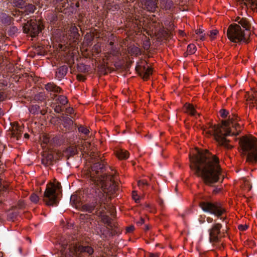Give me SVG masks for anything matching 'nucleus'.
Segmentation results:
<instances>
[{"mask_svg":"<svg viewBox=\"0 0 257 257\" xmlns=\"http://www.w3.org/2000/svg\"><path fill=\"white\" fill-rule=\"evenodd\" d=\"M190 167L194 174L201 177L204 183L208 185L223 178L219 165V159L207 150L196 151L192 156L189 157Z\"/></svg>","mask_w":257,"mask_h":257,"instance_id":"nucleus-1","label":"nucleus"},{"mask_svg":"<svg viewBox=\"0 0 257 257\" xmlns=\"http://www.w3.org/2000/svg\"><path fill=\"white\" fill-rule=\"evenodd\" d=\"M91 157L97 162L94 163L87 171V176L90 180L89 192L92 195L99 196L103 201L104 192L114 194L118 190L115 183L116 176L113 173L108 175H100L103 172L104 164L99 157H96L94 153L91 155Z\"/></svg>","mask_w":257,"mask_h":257,"instance_id":"nucleus-2","label":"nucleus"},{"mask_svg":"<svg viewBox=\"0 0 257 257\" xmlns=\"http://www.w3.org/2000/svg\"><path fill=\"white\" fill-rule=\"evenodd\" d=\"M238 126L239 124L236 122L235 119L232 117L222 121V125L220 126L209 124L208 128L205 129L204 132L210 135H213L219 146L230 150L233 148V145L229 143L230 141L227 139V137L237 135L238 133L233 131L231 127L237 130Z\"/></svg>","mask_w":257,"mask_h":257,"instance_id":"nucleus-3","label":"nucleus"},{"mask_svg":"<svg viewBox=\"0 0 257 257\" xmlns=\"http://www.w3.org/2000/svg\"><path fill=\"white\" fill-rule=\"evenodd\" d=\"M112 194L110 192H104V200L103 201L101 200V198L99 196L92 195L95 199V201L90 204H85L82 206L83 209L89 213H92L93 211L95 210L96 214L100 216L101 221L110 228H112L113 224L111 219L108 216L104 215L103 213L106 209V205L110 198V197L107 198V196Z\"/></svg>","mask_w":257,"mask_h":257,"instance_id":"nucleus-4","label":"nucleus"},{"mask_svg":"<svg viewBox=\"0 0 257 257\" xmlns=\"http://www.w3.org/2000/svg\"><path fill=\"white\" fill-rule=\"evenodd\" d=\"M93 252V248L89 245L63 243L61 249V257H89Z\"/></svg>","mask_w":257,"mask_h":257,"instance_id":"nucleus-5","label":"nucleus"},{"mask_svg":"<svg viewBox=\"0 0 257 257\" xmlns=\"http://www.w3.org/2000/svg\"><path fill=\"white\" fill-rule=\"evenodd\" d=\"M240 146L243 154L246 155V161L251 163L257 162V139L252 136H244L239 140Z\"/></svg>","mask_w":257,"mask_h":257,"instance_id":"nucleus-6","label":"nucleus"},{"mask_svg":"<svg viewBox=\"0 0 257 257\" xmlns=\"http://www.w3.org/2000/svg\"><path fill=\"white\" fill-rule=\"evenodd\" d=\"M61 184L59 182L50 183L47 184L44 195V201L47 205H56L58 201L56 192L61 189Z\"/></svg>","mask_w":257,"mask_h":257,"instance_id":"nucleus-7","label":"nucleus"},{"mask_svg":"<svg viewBox=\"0 0 257 257\" xmlns=\"http://www.w3.org/2000/svg\"><path fill=\"white\" fill-rule=\"evenodd\" d=\"M199 206L204 211L213 214L223 221L226 222V217L221 216L224 213L225 209L222 208L220 203L203 201L200 203Z\"/></svg>","mask_w":257,"mask_h":257,"instance_id":"nucleus-8","label":"nucleus"},{"mask_svg":"<svg viewBox=\"0 0 257 257\" xmlns=\"http://www.w3.org/2000/svg\"><path fill=\"white\" fill-rule=\"evenodd\" d=\"M249 35L242 30L240 25L234 24L230 25L227 31L228 38L233 43L245 42L246 36Z\"/></svg>","mask_w":257,"mask_h":257,"instance_id":"nucleus-9","label":"nucleus"},{"mask_svg":"<svg viewBox=\"0 0 257 257\" xmlns=\"http://www.w3.org/2000/svg\"><path fill=\"white\" fill-rule=\"evenodd\" d=\"M42 27L40 22L31 20L23 26V31L24 33L29 34L31 37H34L40 33Z\"/></svg>","mask_w":257,"mask_h":257,"instance_id":"nucleus-10","label":"nucleus"},{"mask_svg":"<svg viewBox=\"0 0 257 257\" xmlns=\"http://www.w3.org/2000/svg\"><path fill=\"white\" fill-rule=\"evenodd\" d=\"M222 225L219 223H214L208 230L209 235V241L211 243L217 242L223 236V230H221Z\"/></svg>","mask_w":257,"mask_h":257,"instance_id":"nucleus-11","label":"nucleus"},{"mask_svg":"<svg viewBox=\"0 0 257 257\" xmlns=\"http://www.w3.org/2000/svg\"><path fill=\"white\" fill-rule=\"evenodd\" d=\"M142 3L144 6V9L148 11L154 12L157 8L156 0H142Z\"/></svg>","mask_w":257,"mask_h":257,"instance_id":"nucleus-12","label":"nucleus"},{"mask_svg":"<svg viewBox=\"0 0 257 257\" xmlns=\"http://www.w3.org/2000/svg\"><path fill=\"white\" fill-rule=\"evenodd\" d=\"M235 21L237 22V23L239 24L238 25H240L243 28L245 29V30L246 31V33H248V31L250 30L251 24L247 19L245 18H240L237 17L235 19Z\"/></svg>","mask_w":257,"mask_h":257,"instance_id":"nucleus-13","label":"nucleus"},{"mask_svg":"<svg viewBox=\"0 0 257 257\" xmlns=\"http://www.w3.org/2000/svg\"><path fill=\"white\" fill-rule=\"evenodd\" d=\"M68 67L66 65H63L59 67L56 71V77L59 80H61L67 74Z\"/></svg>","mask_w":257,"mask_h":257,"instance_id":"nucleus-14","label":"nucleus"},{"mask_svg":"<svg viewBox=\"0 0 257 257\" xmlns=\"http://www.w3.org/2000/svg\"><path fill=\"white\" fill-rule=\"evenodd\" d=\"M53 156L50 153H47L43 155L42 159V163L45 166H49L52 164L53 162Z\"/></svg>","mask_w":257,"mask_h":257,"instance_id":"nucleus-15","label":"nucleus"},{"mask_svg":"<svg viewBox=\"0 0 257 257\" xmlns=\"http://www.w3.org/2000/svg\"><path fill=\"white\" fill-rule=\"evenodd\" d=\"M45 89L50 92L55 93H60L61 89L54 84L53 83H48L45 85Z\"/></svg>","mask_w":257,"mask_h":257,"instance_id":"nucleus-16","label":"nucleus"},{"mask_svg":"<svg viewBox=\"0 0 257 257\" xmlns=\"http://www.w3.org/2000/svg\"><path fill=\"white\" fill-rule=\"evenodd\" d=\"M184 109L185 112L192 116H195L197 114L199 115V113L196 112L194 107L192 104H186L184 106Z\"/></svg>","mask_w":257,"mask_h":257,"instance_id":"nucleus-17","label":"nucleus"},{"mask_svg":"<svg viewBox=\"0 0 257 257\" xmlns=\"http://www.w3.org/2000/svg\"><path fill=\"white\" fill-rule=\"evenodd\" d=\"M116 155L119 159H126L129 157V153L126 150L119 149L116 151Z\"/></svg>","mask_w":257,"mask_h":257,"instance_id":"nucleus-18","label":"nucleus"},{"mask_svg":"<svg viewBox=\"0 0 257 257\" xmlns=\"http://www.w3.org/2000/svg\"><path fill=\"white\" fill-rule=\"evenodd\" d=\"M21 132V128L20 126L17 125L14 127L11 132L12 137L16 138L17 140H19L22 136Z\"/></svg>","mask_w":257,"mask_h":257,"instance_id":"nucleus-19","label":"nucleus"},{"mask_svg":"<svg viewBox=\"0 0 257 257\" xmlns=\"http://www.w3.org/2000/svg\"><path fill=\"white\" fill-rule=\"evenodd\" d=\"M244 5L247 7L250 8L252 11L257 10V0H244Z\"/></svg>","mask_w":257,"mask_h":257,"instance_id":"nucleus-20","label":"nucleus"},{"mask_svg":"<svg viewBox=\"0 0 257 257\" xmlns=\"http://www.w3.org/2000/svg\"><path fill=\"white\" fill-rule=\"evenodd\" d=\"M23 9H24V10L23 11V13L25 15H28L30 14L33 13L34 12L35 7L32 4L27 5L26 4Z\"/></svg>","mask_w":257,"mask_h":257,"instance_id":"nucleus-21","label":"nucleus"},{"mask_svg":"<svg viewBox=\"0 0 257 257\" xmlns=\"http://www.w3.org/2000/svg\"><path fill=\"white\" fill-rule=\"evenodd\" d=\"M128 53L132 55H139L141 54V51L140 48L135 46H130L128 48Z\"/></svg>","mask_w":257,"mask_h":257,"instance_id":"nucleus-22","label":"nucleus"},{"mask_svg":"<svg viewBox=\"0 0 257 257\" xmlns=\"http://www.w3.org/2000/svg\"><path fill=\"white\" fill-rule=\"evenodd\" d=\"M56 104L64 105L67 103L68 100L66 96L64 95H59L55 99Z\"/></svg>","mask_w":257,"mask_h":257,"instance_id":"nucleus-23","label":"nucleus"},{"mask_svg":"<svg viewBox=\"0 0 257 257\" xmlns=\"http://www.w3.org/2000/svg\"><path fill=\"white\" fill-rule=\"evenodd\" d=\"M2 22L4 24L9 25L11 24L12 18L6 14L3 13L0 16Z\"/></svg>","mask_w":257,"mask_h":257,"instance_id":"nucleus-24","label":"nucleus"},{"mask_svg":"<svg viewBox=\"0 0 257 257\" xmlns=\"http://www.w3.org/2000/svg\"><path fill=\"white\" fill-rule=\"evenodd\" d=\"M69 32L70 33V36L71 38H77L79 36L78 30L75 26H71L70 28Z\"/></svg>","mask_w":257,"mask_h":257,"instance_id":"nucleus-25","label":"nucleus"},{"mask_svg":"<svg viewBox=\"0 0 257 257\" xmlns=\"http://www.w3.org/2000/svg\"><path fill=\"white\" fill-rule=\"evenodd\" d=\"M11 3L14 6L23 9L26 4L25 0H11Z\"/></svg>","mask_w":257,"mask_h":257,"instance_id":"nucleus-26","label":"nucleus"},{"mask_svg":"<svg viewBox=\"0 0 257 257\" xmlns=\"http://www.w3.org/2000/svg\"><path fill=\"white\" fill-rule=\"evenodd\" d=\"M142 72L144 73L143 78L147 79L152 73V69L149 67L146 68L145 66H144L143 68Z\"/></svg>","mask_w":257,"mask_h":257,"instance_id":"nucleus-27","label":"nucleus"},{"mask_svg":"<svg viewBox=\"0 0 257 257\" xmlns=\"http://www.w3.org/2000/svg\"><path fill=\"white\" fill-rule=\"evenodd\" d=\"M173 5L172 0H166L163 1V7L166 10H170L173 7Z\"/></svg>","mask_w":257,"mask_h":257,"instance_id":"nucleus-28","label":"nucleus"},{"mask_svg":"<svg viewBox=\"0 0 257 257\" xmlns=\"http://www.w3.org/2000/svg\"><path fill=\"white\" fill-rule=\"evenodd\" d=\"M30 112L32 114L38 113L40 110V107L38 105H32L29 108Z\"/></svg>","mask_w":257,"mask_h":257,"instance_id":"nucleus-29","label":"nucleus"},{"mask_svg":"<svg viewBox=\"0 0 257 257\" xmlns=\"http://www.w3.org/2000/svg\"><path fill=\"white\" fill-rule=\"evenodd\" d=\"M78 131L79 133H81V134H83L85 135H88L89 133V130L87 127L83 125H80L78 127Z\"/></svg>","mask_w":257,"mask_h":257,"instance_id":"nucleus-30","label":"nucleus"},{"mask_svg":"<svg viewBox=\"0 0 257 257\" xmlns=\"http://www.w3.org/2000/svg\"><path fill=\"white\" fill-rule=\"evenodd\" d=\"M110 54L113 56H117L119 54V50L116 46H112L110 48Z\"/></svg>","mask_w":257,"mask_h":257,"instance_id":"nucleus-31","label":"nucleus"},{"mask_svg":"<svg viewBox=\"0 0 257 257\" xmlns=\"http://www.w3.org/2000/svg\"><path fill=\"white\" fill-rule=\"evenodd\" d=\"M195 46L194 44H189L187 47V52L189 54H193L195 52Z\"/></svg>","mask_w":257,"mask_h":257,"instance_id":"nucleus-32","label":"nucleus"},{"mask_svg":"<svg viewBox=\"0 0 257 257\" xmlns=\"http://www.w3.org/2000/svg\"><path fill=\"white\" fill-rule=\"evenodd\" d=\"M30 198L31 201L32 202L35 203H38L39 200V197L38 196V195L37 194H36L34 193L32 194V195L30 196Z\"/></svg>","mask_w":257,"mask_h":257,"instance_id":"nucleus-33","label":"nucleus"},{"mask_svg":"<svg viewBox=\"0 0 257 257\" xmlns=\"http://www.w3.org/2000/svg\"><path fill=\"white\" fill-rule=\"evenodd\" d=\"M104 227H102L99 229V231H97V234L100 236L102 238H105L106 235L104 231Z\"/></svg>","mask_w":257,"mask_h":257,"instance_id":"nucleus-34","label":"nucleus"},{"mask_svg":"<svg viewBox=\"0 0 257 257\" xmlns=\"http://www.w3.org/2000/svg\"><path fill=\"white\" fill-rule=\"evenodd\" d=\"M218 31L216 30H213L209 32V34L208 35L212 39H214L215 36L217 35Z\"/></svg>","mask_w":257,"mask_h":257,"instance_id":"nucleus-35","label":"nucleus"},{"mask_svg":"<svg viewBox=\"0 0 257 257\" xmlns=\"http://www.w3.org/2000/svg\"><path fill=\"white\" fill-rule=\"evenodd\" d=\"M56 105L54 107V111L55 112H56V113H61L62 111V107H61V106L59 104H56Z\"/></svg>","mask_w":257,"mask_h":257,"instance_id":"nucleus-36","label":"nucleus"},{"mask_svg":"<svg viewBox=\"0 0 257 257\" xmlns=\"http://www.w3.org/2000/svg\"><path fill=\"white\" fill-rule=\"evenodd\" d=\"M7 185H2V183L0 182V194L3 193V192H5L7 190Z\"/></svg>","mask_w":257,"mask_h":257,"instance_id":"nucleus-37","label":"nucleus"},{"mask_svg":"<svg viewBox=\"0 0 257 257\" xmlns=\"http://www.w3.org/2000/svg\"><path fill=\"white\" fill-rule=\"evenodd\" d=\"M228 112L225 109H221L220 111V114L222 117L225 118L227 116Z\"/></svg>","mask_w":257,"mask_h":257,"instance_id":"nucleus-38","label":"nucleus"},{"mask_svg":"<svg viewBox=\"0 0 257 257\" xmlns=\"http://www.w3.org/2000/svg\"><path fill=\"white\" fill-rule=\"evenodd\" d=\"M132 197L136 202H137L139 200V198L138 196V194L137 192L135 191L132 192Z\"/></svg>","mask_w":257,"mask_h":257,"instance_id":"nucleus-39","label":"nucleus"},{"mask_svg":"<svg viewBox=\"0 0 257 257\" xmlns=\"http://www.w3.org/2000/svg\"><path fill=\"white\" fill-rule=\"evenodd\" d=\"M139 187L142 186L148 185V183L146 180H139L138 182Z\"/></svg>","mask_w":257,"mask_h":257,"instance_id":"nucleus-40","label":"nucleus"},{"mask_svg":"<svg viewBox=\"0 0 257 257\" xmlns=\"http://www.w3.org/2000/svg\"><path fill=\"white\" fill-rule=\"evenodd\" d=\"M66 113L68 114H72L74 112V110L73 108L69 107L65 109Z\"/></svg>","mask_w":257,"mask_h":257,"instance_id":"nucleus-41","label":"nucleus"},{"mask_svg":"<svg viewBox=\"0 0 257 257\" xmlns=\"http://www.w3.org/2000/svg\"><path fill=\"white\" fill-rule=\"evenodd\" d=\"M24 13H23V11H16L15 12H13L12 15L14 17H16L17 16L19 15H22Z\"/></svg>","mask_w":257,"mask_h":257,"instance_id":"nucleus-42","label":"nucleus"},{"mask_svg":"<svg viewBox=\"0 0 257 257\" xmlns=\"http://www.w3.org/2000/svg\"><path fill=\"white\" fill-rule=\"evenodd\" d=\"M134 229H135V227L134 226H130L126 228V231L127 232H131L134 230Z\"/></svg>","mask_w":257,"mask_h":257,"instance_id":"nucleus-43","label":"nucleus"},{"mask_svg":"<svg viewBox=\"0 0 257 257\" xmlns=\"http://www.w3.org/2000/svg\"><path fill=\"white\" fill-rule=\"evenodd\" d=\"M196 39H200L201 41H203L204 40V36L203 35V34L197 35L196 37Z\"/></svg>","mask_w":257,"mask_h":257,"instance_id":"nucleus-44","label":"nucleus"},{"mask_svg":"<svg viewBox=\"0 0 257 257\" xmlns=\"http://www.w3.org/2000/svg\"><path fill=\"white\" fill-rule=\"evenodd\" d=\"M17 31V29L16 27H13L11 28L10 33H11L12 34H15Z\"/></svg>","mask_w":257,"mask_h":257,"instance_id":"nucleus-45","label":"nucleus"},{"mask_svg":"<svg viewBox=\"0 0 257 257\" xmlns=\"http://www.w3.org/2000/svg\"><path fill=\"white\" fill-rule=\"evenodd\" d=\"M203 31L201 29H198L196 31V34L197 35H200L203 34Z\"/></svg>","mask_w":257,"mask_h":257,"instance_id":"nucleus-46","label":"nucleus"},{"mask_svg":"<svg viewBox=\"0 0 257 257\" xmlns=\"http://www.w3.org/2000/svg\"><path fill=\"white\" fill-rule=\"evenodd\" d=\"M5 96L3 92H0V101L5 99Z\"/></svg>","mask_w":257,"mask_h":257,"instance_id":"nucleus-47","label":"nucleus"},{"mask_svg":"<svg viewBox=\"0 0 257 257\" xmlns=\"http://www.w3.org/2000/svg\"><path fill=\"white\" fill-rule=\"evenodd\" d=\"M238 228L239 229H241L242 230H245L247 228V226H243L242 225H240L238 226Z\"/></svg>","mask_w":257,"mask_h":257,"instance_id":"nucleus-48","label":"nucleus"},{"mask_svg":"<svg viewBox=\"0 0 257 257\" xmlns=\"http://www.w3.org/2000/svg\"><path fill=\"white\" fill-rule=\"evenodd\" d=\"M149 257H158V255L157 253H150L149 254Z\"/></svg>","mask_w":257,"mask_h":257,"instance_id":"nucleus-49","label":"nucleus"},{"mask_svg":"<svg viewBox=\"0 0 257 257\" xmlns=\"http://www.w3.org/2000/svg\"><path fill=\"white\" fill-rule=\"evenodd\" d=\"M206 221L208 222V223H212L213 221V218H212L211 217H208L207 218H206Z\"/></svg>","mask_w":257,"mask_h":257,"instance_id":"nucleus-50","label":"nucleus"},{"mask_svg":"<svg viewBox=\"0 0 257 257\" xmlns=\"http://www.w3.org/2000/svg\"><path fill=\"white\" fill-rule=\"evenodd\" d=\"M144 223V219L143 218H141L140 220L137 223L139 225H142Z\"/></svg>","mask_w":257,"mask_h":257,"instance_id":"nucleus-51","label":"nucleus"},{"mask_svg":"<svg viewBox=\"0 0 257 257\" xmlns=\"http://www.w3.org/2000/svg\"><path fill=\"white\" fill-rule=\"evenodd\" d=\"M51 96V98L52 99H53V100H54V99L55 100L56 98H57V95L56 94H51V96Z\"/></svg>","mask_w":257,"mask_h":257,"instance_id":"nucleus-52","label":"nucleus"},{"mask_svg":"<svg viewBox=\"0 0 257 257\" xmlns=\"http://www.w3.org/2000/svg\"><path fill=\"white\" fill-rule=\"evenodd\" d=\"M19 207L20 208H22L23 207L24 205V203L23 202L21 201V202H20L19 203Z\"/></svg>","mask_w":257,"mask_h":257,"instance_id":"nucleus-53","label":"nucleus"},{"mask_svg":"<svg viewBox=\"0 0 257 257\" xmlns=\"http://www.w3.org/2000/svg\"><path fill=\"white\" fill-rule=\"evenodd\" d=\"M78 78L80 80L84 81L85 78H84L83 76L82 75H78Z\"/></svg>","mask_w":257,"mask_h":257,"instance_id":"nucleus-54","label":"nucleus"},{"mask_svg":"<svg viewBox=\"0 0 257 257\" xmlns=\"http://www.w3.org/2000/svg\"><path fill=\"white\" fill-rule=\"evenodd\" d=\"M77 197L76 196H75V195H72L71 197V200H74L76 198H77Z\"/></svg>","mask_w":257,"mask_h":257,"instance_id":"nucleus-55","label":"nucleus"},{"mask_svg":"<svg viewBox=\"0 0 257 257\" xmlns=\"http://www.w3.org/2000/svg\"><path fill=\"white\" fill-rule=\"evenodd\" d=\"M109 44L111 46V47H112V46H114V43H113V42H110Z\"/></svg>","mask_w":257,"mask_h":257,"instance_id":"nucleus-56","label":"nucleus"},{"mask_svg":"<svg viewBox=\"0 0 257 257\" xmlns=\"http://www.w3.org/2000/svg\"><path fill=\"white\" fill-rule=\"evenodd\" d=\"M24 136H25V137L26 138H29V135L28 134L26 133V134L24 135Z\"/></svg>","mask_w":257,"mask_h":257,"instance_id":"nucleus-57","label":"nucleus"},{"mask_svg":"<svg viewBox=\"0 0 257 257\" xmlns=\"http://www.w3.org/2000/svg\"><path fill=\"white\" fill-rule=\"evenodd\" d=\"M68 119L70 123H72V120L70 118H68Z\"/></svg>","mask_w":257,"mask_h":257,"instance_id":"nucleus-58","label":"nucleus"},{"mask_svg":"<svg viewBox=\"0 0 257 257\" xmlns=\"http://www.w3.org/2000/svg\"><path fill=\"white\" fill-rule=\"evenodd\" d=\"M146 229V230H149V226H146V229Z\"/></svg>","mask_w":257,"mask_h":257,"instance_id":"nucleus-59","label":"nucleus"}]
</instances>
